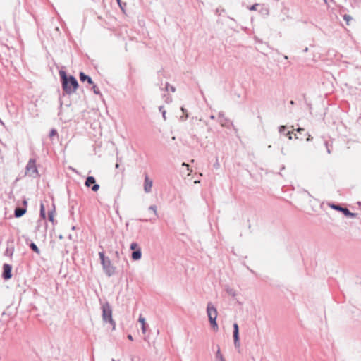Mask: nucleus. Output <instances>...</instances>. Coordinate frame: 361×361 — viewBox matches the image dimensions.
I'll return each mask as SVG.
<instances>
[{
    "label": "nucleus",
    "instance_id": "f257e3e1",
    "mask_svg": "<svg viewBox=\"0 0 361 361\" xmlns=\"http://www.w3.org/2000/svg\"><path fill=\"white\" fill-rule=\"evenodd\" d=\"M59 75L63 91L68 94L74 93L78 87V82L75 78L72 75L68 77L64 71H60Z\"/></svg>",
    "mask_w": 361,
    "mask_h": 361
},
{
    "label": "nucleus",
    "instance_id": "f03ea898",
    "mask_svg": "<svg viewBox=\"0 0 361 361\" xmlns=\"http://www.w3.org/2000/svg\"><path fill=\"white\" fill-rule=\"evenodd\" d=\"M102 320L104 323H109L112 326V329H115L116 322L112 318V308L110 304L106 302L102 306Z\"/></svg>",
    "mask_w": 361,
    "mask_h": 361
},
{
    "label": "nucleus",
    "instance_id": "7ed1b4c3",
    "mask_svg": "<svg viewBox=\"0 0 361 361\" xmlns=\"http://www.w3.org/2000/svg\"><path fill=\"white\" fill-rule=\"evenodd\" d=\"M207 313L209 317V321L213 328L218 329V325L216 323L217 318V310L216 307L213 306L211 302L207 304Z\"/></svg>",
    "mask_w": 361,
    "mask_h": 361
},
{
    "label": "nucleus",
    "instance_id": "20e7f679",
    "mask_svg": "<svg viewBox=\"0 0 361 361\" xmlns=\"http://www.w3.org/2000/svg\"><path fill=\"white\" fill-rule=\"evenodd\" d=\"M26 173L32 177H37L39 173L36 166V161L34 159H30L26 166Z\"/></svg>",
    "mask_w": 361,
    "mask_h": 361
},
{
    "label": "nucleus",
    "instance_id": "39448f33",
    "mask_svg": "<svg viewBox=\"0 0 361 361\" xmlns=\"http://www.w3.org/2000/svg\"><path fill=\"white\" fill-rule=\"evenodd\" d=\"M104 273L109 277L113 276L115 274L116 268L112 265L110 259L108 257L102 263Z\"/></svg>",
    "mask_w": 361,
    "mask_h": 361
},
{
    "label": "nucleus",
    "instance_id": "423d86ee",
    "mask_svg": "<svg viewBox=\"0 0 361 361\" xmlns=\"http://www.w3.org/2000/svg\"><path fill=\"white\" fill-rule=\"evenodd\" d=\"M331 207L335 210L340 211V212H343V214L347 217L353 218L357 216V214L352 213L349 211V209L348 208L342 207L341 206H340L338 204H332L331 205Z\"/></svg>",
    "mask_w": 361,
    "mask_h": 361
},
{
    "label": "nucleus",
    "instance_id": "0eeeda50",
    "mask_svg": "<svg viewBox=\"0 0 361 361\" xmlns=\"http://www.w3.org/2000/svg\"><path fill=\"white\" fill-rule=\"evenodd\" d=\"M12 266L8 264H4L3 265V273L2 278L4 280H8L12 277Z\"/></svg>",
    "mask_w": 361,
    "mask_h": 361
},
{
    "label": "nucleus",
    "instance_id": "6e6552de",
    "mask_svg": "<svg viewBox=\"0 0 361 361\" xmlns=\"http://www.w3.org/2000/svg\"><path fill=\"white\" fill-rule=\"evenodd\" d=\"M233 339H234V345L235 347L239 348L240 345V338H239V328L237 323H234L233 324Z\"/></svg>",
    "mask_w": 361,
    "mask_h": 361
},
{
    "label": "nucleus",
    "instance_id": "1a4fd4ad",
    "mask_svg": "<svg viewBox=\"0 0 361 361\" xmlns=\"http://www.w3.org/2000/svg\"><path fill=\"white\" fill-rule=\"evenodd\" d=\"M153 182L151 179L149 178L147 176L145 178L144 183V190L145 192L149 193L152 190Z\"/></svg>",
    "mask_w": 361,
    "mask_h": 361
},
{
    "label": "nucleus",
    "instance_id": "9d476101",
    "mask_svg": "<svg viewBox=\"0 0 361 361\" xmlns=\"http://www.w3.org/2000/svg\"><path fill=\"white\" fill-rule=\"evenodd\" d=\"M219 122L222 126H228L229 120L224 117V113H219Z\"/></svg>",
    "mask_w": 361,
    "mask_h": 361
},
{
    "label": "nucleus",
    "instance_id": "9b49d317",
    "mask_svg": "<svg viewBox=\"0 0 361 361\" xmlns=\"http://www.w3.org/2000/svg\"><path fill=\"white\" fill-rule=\"evenodd\" d=\"M26 212V209L23 207H16L14 211V216L16 218H20L23 216Z\"/></svg>",
    "mask_w": 361,
    "mask_h": 361
},
{
    "label": "nucleus",
    "instance_id": "f8f14e48",
    "mask_svg": "<svg viewBox=\"0 0 361 361\" xmlns=\"http://www.w3.org/2000/svg\"><path fill=\"white\" fill-rule=\"evenodd\" d=\"M80 80L81 82L87 81L90 85L93 84V81H92V78L90 76L85 75L82 72L80 73Z\"/></svg>",
    "mask_w": 361,
    "mask_h": 361
},
{
    "label": "nucleus",
    "instance_id": "ddd939ff",
    "mask_svg": "<svg viewBox=\"0 0 361 361\" xmlns=\"http://www.w3.org/2000/svg\"><path fill=\"white\" fill-rule=\"evenodd\" d=\"M142 257V252L140 248H137L136 250L132 252V259L133 260H139Z\"/></svg>",
    "mask_w": 361,
    "mask_h": 361
},
{
    "label": "nucleus",
    "instance_id": "4468645a",
    "mask_svg": "<svg viewBox=\"0 0 361 361\" xmlns=\"http://www.w3.org/2000/svg\"><path fill=\"white\" fill-rule=\"evenodd\" d=\"M138 322L142 324V332L145 334L147 331V324L145 323V319L141 315L139 317Z\"/></svg>",
    "mask_w": 361,
    "mask_h": 361
},
{
    "label": "nucleus",
    "instance_id": "2eb2a0df",
    "mask_svg": "<svg viewBox=\"0 0 361 361\" xmlns=\"http://www.w3.org/2000/svg\"><path fill=\"white\" fill-rule=\"evenodd\" d=\"M96 183L95 178L93 176H88L86 178V180L85 182V185L87 187H90L91 185H93Z\"/></svg>",
    "mask_w": 361,
    "mask_h": 361
},
{
    "label": "nucleus",
    "instance_id": "dca6fc26",
    "mask_svg": "<svg viewBox=\"0 0 361 361\" xmlns=\"http://www.w3.org/2000/svg\"><path fill=\"white\" fill-rule=\"evenodd\" d=\"M216 361H226L223 355L221 353L220 348H219L215 354Z\"/></svg>",
    "mask_w": 361,
    "mask_h": 361
},
{
    "label": "nucleus",
    "instance_id": "f3484780",
    "mask_svg": "<svg viewBox=\"0 0 361 361\" xmlns=\"http://www.w3.org/2000/svg\"><path fill=\"white\" fill-rule=\"evenodd\" d=\"M14 252V248L13 247L8 246L4 252V255L11 257Z\"/></svg>",
    "mask_w": 361,
    "mask_h": 361
},
{
    "label": "nucleus",
    "instance_id": "a211bd4d",
    "mask_svg": "<svg viewBox=\"0 0 361 361\" xmlns=\"http://www.w3.org/2000/svg\"><path fill=\"white\" fill-rule=\"evenodd\" d=\"M226 293H227L228 295H231V296H233V297H235V296L236 295V292H235V290L233 288H231V287H229V286H227V287L226 288Z\"/></svg>",
    "mask_w": 361,
    "mask_h": 361
},
{
    "label": "nucleus",
    "instance_id": "6ab92c4d",
    "mask_svg": "<svg viewBox=\"0 0 361 361\" xmlns=\"http://www.w3.org/2000/svg\"><path fill=\"white\" fill-rule=\"evenodd\" d=\"M181 111L185 114V116H180V120L182 121H184L188 117V114L187 113V110L185 108L181 107Z\"/></svg>",
    "mask_w": 361,
    "mask_h": 361
},
{
    "label": "nucleus",
    "instance_id": "aec40b11",
    "mask_svg": "<svg viewBox=\"0 0 361 361\" xmlns=\"http://www.w3.org/2000/svg\"><path fill=\"white\" fill-rule=\"evenodd\" d=\"M40 216L44 219L46 218L45 209L42 203L40 205Z\"/></svg>",
    "mask_w": 361,
    "mask_h": 361
},
{
    "label": "nucleus",
    "instance_id": "412c9836",
    "mask_svg": "<svg viewBox=\"0 0 361 361\" xmlns=\"http://www.w3.org/2000/svg\"><path fill=\"white\" fill-rule=\"evenodd\" d=\"M30 247L32 249V250H33L35 252L37 253V254H39V250L38 248V247L36 245L35 243H31L30 245Z\"/></svg>",
    "mask_w": 361,
    "mask_h": 361
},
{
    "label": "nucleus",
    "instance_id": "4be33fe9",
    "mask_svg": "<svg viewBox=\"0 0 361 361\" xmlns=\"http://www.w3.org/2000/svg\"><path fill=\"white\" fill-rule=\"evenodd\" d=\"M169 90H170L172 92H175L176 87L170 85L168 82H166L165 86V91H168Z\"/></svg>",
    "mask_w": 361,
    "mask_h": 361
},
{
    "label": "nucleus",
    "instance_id": "5701e85b",
    "mask_svg": "<svg viewBox=\"0 0 361 361\" xmlns=\"http://www.w3.org/2000/svg\"><path fill=\"white\" fill-rule=\"evenodd\" d=\"M259 13H262V15L268 16L269 11V8L266 7H262V8L259 10Z\"/></svg>",
    "mask_w": 361,
    "mask_h": 361
},
{
    "label": "nucleus",
    "instance_id": "b1692460",
    "mask_svg": "<svg viewBox=\"0 0 361 361\" xmlns=\"http://www.w3.org/2000/svg\"><path fill=\"white\" fill-rule=\"evenodd\" d=\"M159 110L161 113L164 120L166 121V111L164 110V106H160L159 107Z\"/></svg>",
    "mask_w": 361,
    "mask_h": 361
},
{
    "label": "nucleus",
    "instance_id": "393cba45",
    "mask_svg": "<svg viewBox=\"0 0 361 361\" xmlns=\"http://www.w3.org/2000/svg\"><path fill=\"white\" fill-rule=\"evenodd\" d=\"M99 259L101 261V264L102 263V262L105 261L107 258L105 257L104 253L103 252H99Z\"/></svg>",
    "mask_w": 361,
    "mask_h": 361
},
{
    "label": "nucleus",
    "instance_id": "a878e982",
    "mask_svg": "<svg viewBox=\"0 0 361 361\" xmlns=\"http://www.w3.org/2000/svg\"><path fill=\"white\" fill-rule=\"evenodd\" d=\"M259 6V4H255L251 6H248L247 8L250 11H256L257 10V8Z\"/></svg>",
    "mask_w": 361,
    "mask_h": 361
},
{
    "label": "nucleus",
    "instance_id": "bb28decb",
    "mask_svg": "<svg viewBox=\"0 0 361 361\" xmlns=\"http://www.w3.org/2000/svg\"><path fill=\"white\" fill-rule=\"evenodd\" d=\"M92 89V90H93L94 94L101 95V92L99 90V88L97 87V85H93Z\"/></svg>",
    "mask_w": 361,
    "mask_h": 361
},
{
    "label": "nucleus",
    "instance_id": "cd10ccee",
    "mask_svg": "<svg viewBox=\"0 0 361 361\" xmlns=\"http://www.w3.org/2000/svg\"><path fill=\"white\" fill-rule=\"evenodd\" d=\"M137 248H139V247H138V245H137V243H132L130 244V249L131 250L135 251V250H136Z\"/></svg>",
    "mask_w": 361,
    "mask_h": 361
},
{
    "label": "nucleus",
    "instance_id": "c85d7f7f",
    "mask_svg": "<svg viewBox=\"0 0 361 361\" xmlns=\"http://www.w3.org/2000/svg\"><path fill=\"white\" fill-rule=\"evenodd\" d=\"M99 189V185L96 183L92 186V190L97 192Z\"/></svg>",
    "mask_w": 361,
    "mask_h": 361
},
{
    "label": "nucleus",
    "instance_id": "c756f323",
    "mask_svg": "<svg viewBox=\"0 0 361 361\" xmlns=\"http://www.w3.org/2000/svg\"><path fill=\"white\" fill-rule=\"evenodd\" d=\"M149 210L153 211L155 215H157V206L156 205H151L149 207Z\"/></svg>",
    "mask_w": 361,
    "mask_h": 361
},
{
    "label": "nucleus",
    "instance_id": "7c9ffc66",
    "mask_svg": "<svg viewBox=\"0 0 361 361\" xmlns=\"http://www.w3.org/2000/svg\"><path fill=\"white\" fill-rule=\"evenodd\" d=\"M49 220L51 222L54 221V214L53 212H49L48 214Z\"/></svg>",
    "mask_w": 361,
    "mask_h": 361
},
{
    "label": "nucleus",
    "instance_id": "2f4dec72",
    "mask_svg": "<svg viewBox=\"0 0 361 361\" xmlns=\"http://www.w3.org/2000/svg\"><path fill=\"white\" fill-rule=\"evenodd\" d=\"M56 135H57V131L55 129H51V130L50 131L49 136L53 137Z\"/></svg>",
    "mask_w": 361,
    "mask_h": 361
},
{
    "label": "nucleus",
    "instance_id": "473e14b6",
    "mask_svg": "<svg viewBox=\"0 0 361 361\" xmlns=\"http://www.w3.org/2000/svg\"><path fill=\"white\" fill-rule=\"evenodd\" d=\"M286 128V126H281L279 129V133H283L285 131Z\"/></svg>",
    "mask_w": 361,
    "mask_h": 361
},
{
    "label": "nucleus",
    "instance_id": "72a5a7b5",
    "mask_svg": "<svg viewBox=\"0 0 361 361\" xmlns=\"http://www.w3.org/2000/svg\"><path fill=\"white\" fill-rule=\"evenodd\" d=\"M166 97V103H170L171 101H172V99L170 96H165Z\"/></svg>",
    "mask_w": 361,
    "mask_h": 361
},
{
    "label": "nucleus",
    "instance_id": "f704fd0d",
    "mask_svg": "<svg viewBox=\"0 0 361 361\" xmlns=\"http://www.w3.org/2000/svg\"><path fill=\"white\" fill-rule=\"evenodd\" d=\"M350 19H351V17L348 15H345L344 16V20H345L346 21H348Z\"/></svg>",
    "mask_w": 361,
    "mask_h": 361
},
{
    "label": "nucleus",
    "instance_id": "c9c22d12",
    "mask_svg": "<svg viewBox=\"0 0 361 361\" xmlns=\"http://www.w3.org/2000/svg\"><path fill=\"white\" fill-rule=\"evenodd\" d=\"M296 130H297L298 133H300V132H302V131H304V128H297V129H296Z\"/></svg>",
    "mask_w": 361,
    "mask_h": 361
},
{
    "label": "nucleus",
    "instance_id": "e433bc0d",
    "mask_svg": "<svg viewBox=\"0 0 361 361\" xmlns=\"http://www.w3.org/2000/svg\"><path fill=\"white\" fill-rule=\"evenodd\" d=\"M287 135H288V139L289 140H291L292 139V136H291V133L289 131L288 132V133L286 134Z\"/></svg>",
    "mask_w": 361,
    "mask_h": 361
},
{
    "label": "nucleus",
    "instance_id": "4c0bfd02",
    "mask_svg": "<svg viewBox=\"0 0 361 361\" xmlns=\"http://www.w3.org/2000/svg\"><path fill=\"white\" fill-rule=\"evenodd\" d=\"M325 145H326V148H327V152H328L329 154H330V153H331V151H330V149H329V147H328V143H327V142H325Z\"/></svg>",
    "mask_w": 361,
    "mask_h": 361
},
{
    "label": "nucleus",
    "instance_id": "58836bf2",
    "mask_svg": "<svg viewBox=\"0 0 361 361\" xmlns=\"http://www.w3.org/2000/svg\"><path fill=\"white\" fill-rule=\"evenodd\" d=\"M116 1L118 2V4L119 6L121 7V8L123 9V6H122V5L121 4V0H116Z\"/></svg>",
    "mask_w": 361,
    "mask_h": 361
},
{
    "label": "nucleus",
    "instance_id": "ea45409f",
    "mask_svg": "<svg viewBox=\"0 0 361 361\" xmlns=\"http://www.w3.org/2000/svg\"><path fill=\"white\" fill-rule=\"evenodd\" d=\"M312 140V137L310 135H308V137L307 138V141H310Z\"/></svg>",
    "mask_w": 361,
    "mask_h": 361
},
{
    "label": "nucleus",
    "instance_id": "a19ab883",
    "mask_svg": "<svg viewBox=\"0 0 361 361\" xmlns=\"http://www.w3.org/2000/svg\"><path fill=\"white\" fill-rule=\"evenodd\" d=\"M128 338L129 340H130V341H133V336H132V335H130V334L128 335Z\"/></svg>",
    "mask_w": 361,
    "mask_h": 361
},
{
    "label": "nucleus",
    "instance_id": "79ce46f5",
    "mask_svg": "<svg viewBox=\"0 0 361 361\" xmlns=\"http://www.w3.org/2000/svg\"><path fill=\"white\" fill-rule=\"evenodd\" d=\"M115 255H116V256L117 257H118V256H119V253H118V251H116V252H115Z\"/></svg>",
    "mask_w": 361,
    "mask_h": 361
},
{
    "label": "nucleus",
    "instance_id": "37998d69",
    "mask_svg": "<svg viewBox=\"0 0 361 361\" xmlns=\"http://www.w3.org/2000/svg\"><path fill=\"white\" fill-rule=\"evenodd\" d=\"M308 51V48L307 47H305V49L303 50L304 52H307Z\"/></svg>",
    "mask_w": 361,
    "mask_h": 361
},
{
    "label": "nucleus",
    "instance_id": "c03bdc74",
    "mask_svg": "<svg viewBox=\"0 0 361 361\" xmlns=\"http://www.w3.org/2000/svg\"><path fill=\"white\" fill-rule=\"evenodd\" d=\"M23 204H24L25 206H26V205H27V201H26V200H24V201H23Z\"/></svg>",
    "mask_w": 361,
    "mask_h": 361
},
{
    "label": "nucleus",
    "instance_id": "a18cd8bd",
    "mask_svg": "<svg viewBox=\"0 0 361 361\" xmlns=\"http://www.w3.org/2000/svg\"><path fill=\"white\" fill-rule=\"evenodd\" d=\"M115 166H116V168H118L119 167V164L116 163Z\"/></svg>",
    "mask_w": 361,
    "mask_h": 361
},
{
    "label": "nucleus",
    "instance_id": "49530a36",
    "mask_svg": "<svg viewBox=\"0 0 361 361\" xmlns=\"http://www.w3.org/2000/svg\"><path fill=\"white\" fill-rule=\"evenodd\" d=\"M290 104H292V105H293V104H294V101L291 100V101L290 102Z\"/></svg>",
    "mask_w": 361,
    "mask_h": 361
},
{
    "label": "nucleus",
    "instance_id": "de8ad7c7",
    "mask_svg": "<svg viewBox=\"0 0 361 361\" xmlns=\"http://www.w3.org/2000/svg\"><path fill=\"white\" fill-rule=\"evenodd\" d=\"M183 166H187V167H188V166H188V164H185V163H183Z\"/></svg>",
    "mask_w": 361,
    "mask_h": 361
},
{
    "label": "nucleus",
    "instance_id": "09e8293b",
    "mask_svg": "<svg viewBox=\"0 0 361 361\" xmlns=\"http://www.w3.org/2000/svg\"><path fill=\"white\" fill-rule=\"evenodd\" d=\"M0 124L4 125V122L2 121V120L1 118H0Z\"/></svg>",
    "mask_w": 361,
    "mask_h": 361
},
{
    "label": "nucleus",
    "instance_id": "8fccbe9b",
    "mask_svg": "<svg viewBox=\"0 0 361 361\" xmlns=\"http://www.w3.org/2000/svg\"><path fill=\"white\" fill-rule=\"evenodd\" d=\"M210 118H211V119H214L215 118L214 116H213V115L211 116Z\"/></svg>",
    "mask_w": 361,
    "mask_h": 361
},
{
    "label": "nucleus",
    "instance_id": "3c124183",
    "mask_svg": "<svg viewBox=\"0 0 361 361\" xmlns=\"http://www.w3.org/2000/svg\"><path fill=\"white\" fill-rule=\"evenodd\" d=\"M111 361H115V360H114V359H112V360H111Z\"/></svg>",
    "mask_w": 361,
    "mask_h": 361
}]
</instances>
